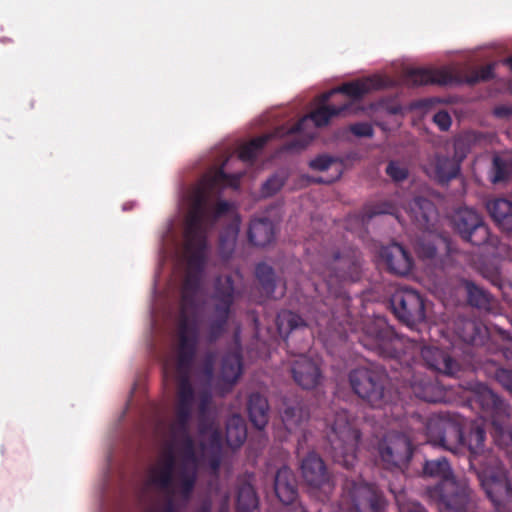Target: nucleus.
Masks as SVG:
<instances>
[{"mask_svg": "<svg viewBox=\"0 0 512 512\" xmlns=\"http://www.w3.org/2000/svg\"><path fill=\"white\" fill-rule=\"evenodd\" d=\"M416 253L423 260H433L436 257L437 249L431 241L422 239L416 244Z\"/></svg>", "mask_w": 512, "mask_h": 512, "instance_id": "79ce46f5", "label": "nucleus"}, {"mask_svg": "<svg viewBox=\"0 0 512 512\" xmlns=\"http://www.w3.org/2000/svg\"><path fill=\"white\" fill-rule=\"evenodd\" d=\"M255 277L263 295L268 299L276 298L274 296L276 289V275L274 269L264 262L258 263L255 267Z\"/></svg>", "mask_w": 512, "mask_h": 512, "instance_id": "c9c22d12", "label": "nucleus"}, {"mask_svg": "<svg viewBox=\"0 0 512 512\" xmlns=\"http://www.w3.org/2000/svg\"><path fill=\"white\" fill-rule=\"evenodd\" d=\"M285 506L287 507L286 512H308L306 507H304L298 500H295L292 504Z\"/></svg>", "mask_w": 512, "mask_h": 512, "instance_id": "864d4df0", "label": "nucleus"}, {"mask_svg": "<svg viewBox=\"0 0 512 512\" xmlns=\"http://www.w3.org/2000/svg\"><path fill=\"white\" fill-rule=\"evenodd\" d=\"M353 392L373 408H383L391 401V387L386 372L379 367H357L349 373Z\"/></svg>", "mask_w": 512, "mask_h": 512, "instance_id": "f8f14e48", "label": "nucleus"}, {"mask_svg": "<svg viewBox=\"0 0 512 512\" xmlns=\"http://www.w3.org/2000/svg\"><path fill=\"white\" fill-rule=\"evenodd\" d=\"M487 210L497 225L512 231V201L507 198H495L488 202Z\"/></svg>", "mask_w": 512, "mask_h": 512, "instance_id": "2f4dec72", "label": "nucleus"}, {"mask_svg": "<svg viewBox=\"0 0 512 512\" xmlns=\"http://www.w3.org/2000/svg\"><path fill=\"white\" fill-rule=\"evenodd\" d=\"M247 411L252 425L258 430L264 429L269 420L267 399L259 392L251 393L247 402Z\"/></svg>", "mask_w": 512, "mask_h": 512, "instance_id": "cd10ccee", "label": "nucleus"}, {"mask_svg": "<svg viewBox=\"0 0 512 512\" xmlns=\"http://www.w3.org/2000/svg\"><path fill=\"white\" fill-rule=\"evenodd\" d=\"M247 437L246 424L242 417L233 415L226 424V442L232 449L242 446Z\"/></svg>", "mask_w": 512, "mask_h": 512, "instance_id": "f704fd0d", "label": "nucleus"}, {"mask_svg": "<svg viewBox=\"0 0 512 512\" xmlns=\"http://www.w3.org/2000/svg\"><path fill=\"white\" fill-rule=\"evenodd\" d=\"M216 360V354L212 351H209L205 354L204 362H203V373L206 378L210 381L214 372V364Z\"/></svg>", "mask_w": 512, "mask_h": 512, "instance_id": "8fccbe9b", "label": "nucleus"}, {"mask_svg": "<svg viewBox=\"0 0 512 512\" xmlns=\"http://www.w3.org/2000/svg\"><path fill=\"white\" fill-rule=\"evenodd\" d=\"M417 429H427L431 443L453 453L467 449L472 461L483 449L485 430L481 423L470 422L467 426L465 420L459 416H431L427 421L415 418Z\"/></svg>", "mask_w": 512, "mask_h": 512, "instance_id": "20e7f679", "label": "nucleus"}, {"mask_svg": "<svg viewBox=\"0 0 512 512\" xmlns=\"http://www.w3.org/2000/svg\"><path fill=\"white\" fill-rule=\"evenodd\" d=\"M350 131L357 137H372L374 135V129L368 122H358L350 125Z\"/></svg>", "mask_w": 512, "mask_h": 512, "instance_id": "49530a36", "label": "nucleus"}, {"mask_svg": "<svg viewBox=\"0 0 512 512\" xmlns=\"http://www.w3.org/2000/svg\"><path fill=\"white\" fill-rule=\"evenodd\" d=\"M321 105L311 111L308 115L300 118L295 124L288 127L285 126V134L287 139L279 148V152H296L305 149L313 140L314 135L306 131V127L310 121L316 127L327 126L331 119L337 116H347L350 114L352 104L345 102L339 106L328 105L320 97Z\"/></svg>", "mask_w": 512, "mask_h": 512, "instance_id": "9b49d317", "label": "nucleus"}, {"mask_svg": "<svg viewBox=\"0 0 512 512\" xmlns=\"http://www.w3.org/2000/svg\"><path fill=\"white\" fill-rule=\"evenodd\" d=\"M496 381L512 395V370L498 368L495 371Z\"/></svg>", "mask_w": 512, "mask_h": 512, "instance_id": "c03bdc74", "label": "nucleus"}, {"mask_svg": "<svg viewBox=\"0 0 512 512\" xmlns=\"http://www.w3.org/2000/svg\"><path fill=\"white\" fill-rule=\"evenodd\" d=\"M187 254V264L189 271L184 278L181 288L180 311L176 328V372L178 376L177 387H182L185 383L192 386L190 374L197 355L200 342V326L195 316L188 315V309L196 305V297L200 289L201 270L191 267L189 264V253Z\"/></svg>", "mask_w": 512, "mask_h": 512, "instance_id": "7ed1b4c3", "label": "nucleus"}, {"mask_svg": "<svg viewBox=\"0 0 512 512\" xmlns=\"http://www.w3.org/2000/svg\"><path fill=\"white\" fill-rule=\"evenodd\" d=\"M300 468L307 485L320 490L328 497L334 489V481L322 458L317 453L311 452L302 460Z\"/></svg>", "mask_w": 512, "mask_h": 512, "instance_id": "a211bd4d", "label": "nucleus"}, {"mask_svg": "<svg viewBox=\"0 0 512 512\" xmlns=\"http://www.w3.org/2000/svg\"><path fill=\"white\" fill-rule=\"evenodd\" d=\"M409 512H426L423 508H415Z\"/></svg>", "mask_w": 512, "mask_h": 512, "instance_id": "bf43d9fd", "label": "nucleus"}, {"mask_svg": "<svg viewBox=\"0 0 512 512\" xmlns=\"http://www.w3.org/2000/svg\"><path fill=\"white\" fill-rule=\"evenodd\" d=\"M453 227L460 237L475 246L485 244L489 229L482 216L471 208L458 209L452 219Z\"/></svg>", "mask_w": 512, "mask_h": 512, "instance_id": "dca6fc26", "label": "nucleus"}, {"mask_svg": "<svg viewBox=\"0 0 512 512\" xmlns=\"http://www.w3.org/2000/svg\"><path fill=\"white\" fill-rule=\"evenodd\" d=\"M505 64L510 68V70L512 71V56L508 57L506 60H505Z\"/></svg>", "mask_w": 512, "mask_h": 512, "instance_id": "13d9d810", "label": "nucleus"}, {"mask_svg": "<svg viewBox=\"0 0 512 512\" xmlns=\"http://www.w3.org/2000/svg\"><path fill=\"white\" fill-rule=\"evenodd\" d=\"M164 512H178L172 499H169L166 506H165V509H164Z\"/></svg>", "mask_w": 512, "mask_h": 512, "instance_id": "4d7b16f0", "label": "nucleus"}, {"mask_svg": "<svg viewBox=\"0 0 512 512\" xmlns=\"http://www.w3.org/2000/svg\"><path fill=\"white\" fill-rule=\"evenodd\" d=\"M433 122L439 127V129L441 131H447V130H449V128L452 124V119H451L450 114L447 111L441 110V111H438L433 116Z\"/></svg>", "mask_w": 512, "mask_h": 512, "instance_id": "de8ad7c7", "label": "nucleus"}, {"mask_svg": "<svg viewBox=\"0 0 512 512\" xmlns=\"http://www.w3.org/2000/svg\"><path fill=\"white\" fill-rule=\"evenodd\" d=\"M282 423L289 433L296 432L309 418V411L298 400H284L280 412Z\"/></svg>", "mask_w": 512, "mask_h": 512, "instance_id": "a878e982", "label": "nucleus"}, {"mask_svg": "<svg viewBox=\"0 0 512 512\" xmlns=\"http://www.w3.org/2000/svg\"><path fill=\"white\" fill-rule=\"evenodd\" d=\"M313 272L323 279L329 292L337 294L340 283L356 282L360 279V252L350 247L342 251H326L321 256V262L313 264Z\"/></svg>", "mask_w": 512, "mask_h": 512, "instance_id": "1a4fd4ad", "label": "nucleus"}, {"mask_svg": "<svg viewBox=\"0 0 512 512\" xmlns=\"http://www.w3.org/2000/svg\"><path fill=\"white\" fill-rule=\"evenodd\" d=\"M274 225L268 218L252 219L248 228V240L256 247H264L274 239Z\"/></svg>", "mask_w": 512, "mask_h": 512, "instance_id": "c756f323", "label": "nucleus"}, {"mask_svg": "<svg viewBox=\"0 0 512 512\" xmlns=\"http://www.w3.org/2000/svg\"><path fill=\"white\" fill-rule=\"evenodd\" d=\"M283 186V180L278 176H272L267 179L262 186V193L265 196H272Z\"/></svg>", "mask_w": 512, "mask_h": 512, "instance_id": "a18cd8bd", "label": "nucleus"}, {"mask_svg": "<svg viewBox=\"0 0 512 512\" xmlns=\"http://www.w3.org/2000/svg\"><path fill=\"white\" fill-rule=\"evenodd\" d=\"M423 474L439 478V482L426 488L430 500L443 506L447 512H474L473 492L465 478H456L445 457L426 460Z\"/></svg>", "mask_w": 512, "mask_h": 512, "instance_id": "423d86ee", "label": "nucleus"}, {"mask_svg": "<svg viewBox=\"0 0 512 512\" xmlns=\"http://www.w3.org/2000/svg\"><path fill=\"white\" fill-rule=\"evenodd\" d=\"M285 125L277 127L272 133L253 138L239 149V158L244 162H253L259 152L272 138H287Z\"/></svg>", "mask_w": 512, "mask_h": 512, "instance_id": "c85d7f7f", "label": "nucleus"}, {"mask_svg": "<svg viewBox=\"0 0 512 512\" xmlns=\"http://www.w3.org/2000/svg\"><path fill=\"white\" fill-rule=\"evenodd\" d=\"M406 342L405 350L408 352L414 351V366H426L428 369L442 373L447 376H455L459 371V364L447 352L436 347H422L418 348L412 345L404 338Z\"/></svg>", "mask_w": 512, "mask_h": 512, "instance_id": "f3484780", "label": "nucleus"}, {"mask_svg": "<svg viewBox=\"0 0 512 512\" xmlns=\"http://www.w3.org/2000/svg\"><path fill=\"white\" fill-rule=\"evenodd\" d=\"M309 347V344H306L305 347L303 348L304 350L307 349Z\"/></svg>", "mask_w": 512, "mask_h": 512, "instance_id": "e2e57ef3", "label": "nucleus"}, {"mask_svg": "<svg viewBox=\"0 0 512 512\" xmlns=\"http://www.w3.org/2000/svg\"><path fill=\"white\" fill-rule=\"evenodd\" d=\"M360 343L380 357L395 360L415 397L430 403L442 401L444 393L441 387L431 378L421 375L414 366V351L410 353L405 350L404 337L398 335L384 318L378 317L365 325Z\"/></svg>", "mask_w": 512, "mask_h": 512, "instance_id": "f03ea898", "label": "nucleus"}, {"mask_svg": "<svg viewBox=\"0 0 512 512\" xmlns=\"http://www.w3.org/2000/svg\"><path fill=\"white\" fill-rule=\"evenodd\" d=\"M330 427L327 432V453L333 461L346 469L354 467L357 461V448L361 438L360 430L354 419L345 409L335 412L332 420L327 419Z\"/></svg>", "mask_w": 512, "mask_h": 512, "instance_id": "6e6552de", "label": "nucleus"}, {"mask_svg": "<svg viewBox=\"0 0 512 512\" xmlns=\"http://www.w3.org/2000/svg\"><path fill=\"white\" fill-rule=\"evenodd\" d=\"M242 354L240 349L227 352L221 363V379L230 385L237 382L242 374Z\"/></svg>", "mask_w": 512, "mask_h": 512, "instance_id": "473e14b6", "label": "nucleus"}, {"mask_svg": "<svg viewBox=\"0 0 512 512\" xmlns=\"http://www.w3.org/2000/svg\"><path fill=\"white\" fill-rule=\"evenodd\" d=\"M335 162V160L327 155H320L315 159L311 160L310 167L313 170L325 171L330 168V166Z\"/></svg>", "mask_w": 512, "mask_h": 512, "instance_id": "09e8293b", "label": "nucleus"}, {"mask_svg": "<svg viewBox=\"0 0 512 512\" xmlns=\"http://www.w3.org/2000/svg\"><path fill=\"white\" fill-rule=\"evenodd\" d=\"M495 114L497 116H506L510 114V110L506 107H498L495 109Z\"/></svg>", "mask_w": 512, "mask_h": 512, "instance_id": "5fc2aeb1", "label": "nucleus"}, {"mask_svg": "<svg viewBox=\"0 0 512 512\" xmlns=\"http://www.w3.org/2000/svg\"><path fill=\"white\" fill-rule=\"evenodd\" d=\"M170 437L171 442L164 451L163 460L159 467L152 470L150 481L161 490L166 491L170 495H174V470L176 466L175 448L179 446L180 453L182 454V442L181 440L175 441L171 433Z\"/></svg>", "mask_w": 512, "mask_h": 512, "instance_id": "6ab92c4d", "label": "nucleus"}, {"mask_svg": "<svg viewBox=\"0 0 512 512\" xmlns=\"http://www.w3.org/2000/svg\"><path fill=\"white\" fill-rule=\"evenodd\" d=\"M500 335L503 340H506L509 342V345L512 348V336L510 335V333L505 330H501Z\"/></svg>", "mask_w": 512, "mask_h": 512, "instance_id": "6e6d98bb", "label": "nucleus"}, {"mask_svg": "<svg viewBox=\"0 0 512 512\" xmlns=\"http://www.w3.org/2000/svg\"><path fill=\"white\" fill-rule=\"evenodd\" d=\"M276 326L279 335L287 339L288 336L298 330H305L309 327V323L299 314L290 310H281L276 317Z\"/></svg>", "mask_w": 512, "mask_h": 512, "instance_id": "72a5a7b5", "label": "nucleus"}, {"mask_svg": "<svg viewBox=\"0 0 512 512\" xmlns=\"http://www.w3.org/2000/svg\"><path fill=\"white\" fill-rule=\"evenodd\" d=\"M455 334L464 343L481 345L486 337V328L476 320L458 318L455 322Z\"/></svg>", "mask_w": 512, "mask_h": 512, "instance_id": "bb28decb", "label": "nucleus"}, {"mask_svg": "<svg viewBox=\"0 0 512 512\" xmlns=\"http://www.w3.org/2000/svg\"><path fill=\"white\" fill-rule=\"evenodd\" d=\"M240 178L241 174H228L221 166L212 176L205 178L204 183L195 191L184 231V247L189 253L191 267L201 270L206 264L208 230L231 209L227 201L220 200L214 203L211 191L219 186L235 187Z\"/></svg>", "mask_w": 512, "mask_h": 512, "instance_id": "f257e3e1", "label": "nucleus"}, {"mask_svg": "<svg viewBox=\"0 0 512 512\" xmlns=\"http://www.w3.org/2000/svg\"><path fill=\"white\" fill-rule=\"evenodd\" d=\"M408 211L411 219L423 231L431 230L438 217L434 203L422 196H416L410 201Z\"/></svg>", "mask_w": 512, "mask_h": 512, "instance_id": "5701e85b", "label": "nucleus"}, {"mask_svg": "<svg viewBox=\"0 0 512 512\" xmlns=\"http://www.w3.org/2000/svg\"><path fill=\"white\" fill-rule=\"evenodd\" d=\"M377 88L378 83L372 78L358 79L344 83L341 86L332 89L331 91L323 93L322 99L324 102H328L333 94L342 93L352 99V101L349 102L353 105L354 102L362 100L366 94ZM352 113H354L353 107L350 110V114Z\"/></svg>", "mask_w": 512, "mask_h": 512, "instance_id": "b1692460", "label": "nucleus"}, {"mask_svg": "<svg viewBox=\"0 0 512 512\" xmlns=\"http://www.w3.org/2000/svg\"><path fill=\"white\" fill-rule=\"evenodd\" d=\"M463 285L467 294L468 303L479 309H488L491 304V295L474 282L465 280Z\"/></svg>", "mask_w": 512, "mask_h": 512, "instance_id": "4c0bfd02", "label": "nucleus"}, {"mask_svg": "<svg viewBox=\"0 0 512 512\" xmlns=\"http://www.w3.org/2000/svg\"><path fill=\"white\" fill-rule=\"evenodd\" d=\"M254 323H255V326L257 327L258 326V319L257 318H254Z\"/></svg>", "mask_w": 512, "mask_h": 512, "instance_id": "052dcab7", "label": "nucleus"}, {"mask_svg": "<svg viewBox=\"0 0 512 512\" xmlns=\"http://www.w3.org/2000/svg\"><path fill=\"white\" fill-rule=\"evenodd\" d=\"M238 230V222H235L229 227L226 233L220 236V249L227 257L233 252Z\"/></svg>", "mask_w": 512, "mask_h": 512, "instance_id": "ea45409f", "label": "nucleus"}, {"mask_svg": "<svg viewBox=\"0 0 512 512\" xmlns=\"http://www.w3.org/2000/svg\"><path fill=\"white\" fill-rule=\"evenodd\" d=\"M238 294L232 275H219L215 278L210 295L211 314L204 333L208 344L217 342L227 332L232 307Z\"/></svg>", "mask_w": 512, "mask_h": 512, "instance_id": "9d476101", "label": "nucleus"}, {"mask_svg": "<svg viewBox=\"0 0 512 512\" xmlns=\"http://www.w3.org/2000/svg\"><path fill=\"white\" fill-rule=\"evenodd\" d=\"M382 214L396 215L397 207L388 201H384V202H380V203L373 205L367 211L368 218H372L376 215H382Z\"/></svg>", "mask_w": 512, "mask_h": 512, "instance_id": "37998d69", "label": "nucleus"}, {"mask_svg": "<svg viewBox=\"0 0 512 512\" xmlns=\"http://www.w3.org/2000/svg\"><path fill=\"white\" fill-rule=\"evenodd\" d=\"M380 256L384 260L388 271L392 274L405 276L412 270V256L398 243L383 247Z\"/></svg>", "mask_w": 512, "mask_h": 512, "instance_id": "4be33fe9", "label": "nucleus"}, {"mask_svg": "<svg viewBox=\"0 0 512 512\" xmlns=\"http://www.w3.org/2000/svg\"><path fill=\"white\" fill-rule=\"evenodd\" d=\"M259 499L254 487L249 483L239 486L236 499V512H256Z\"/></svg>", "mask_w": 512, "mask_h": 512, "instance_id": "e433bc0d", "label": "nucleus"}, {"mask_svg": "<svg viewBox=\"0 0 512 512\" xmlns=\"http://www.w3.org/2000/svg\"><path fill=\"white\" fill-rule=\"evenodd\" d=\"M341 505L348 512H383L386 499L377 485L346 479L343 484Z\"/></svg>", "mask_w": 512, "mask_h": 512, "instance_id": "4468645a", "label": "nucleus"}, {"mask_svg": "<svg viewBox=\"0 0 512 512\" xmlns=\"http://www.w3.org/2000/svg\"><path fill=\"white\" fill-rule=\"evenodd\" d=\"M495 64H487L474 71L465 79L451 68L443 67L440 69L417 68L411 69L406 74V81L415 86L437 84H475L480 81H488L494 78Z\"/></svg>", "mask_w": 512, "mask_h": 512, "instance_id": "ddd939ff", "label": "nucleus"}, {"mask_svg": "<svg viewBox=\"0 0 512 512\" xmlns=\"http://www.w3.org/2000/svg\"><path fill=\"white\" fill-rule=\"evenodd\" d=\"M211 401L212 394L209 388H205L198 393V429L203 436L209 434V442L213 448L220 449L222 447V432L209 415Z\"/></svg>", "mask_w": 512, "mask_h": 512, "instance_id": "aec40b11", "label": "nucleus"}, {"mask_svg": "<svg viewBox=\"0 0 512 512\" xmlns=\"http://www.w3.org/2000/svg\"><path fill=\"white\" fill-rule=\"evenodd\" d=\"M432 177L441 184L456 178L460 172V164L448 156L436 155L431 162Z\"/></svg>", "mask_w": 512, "mask_h": 512, "instance_id": "7c9ffc66", "label": "nucleus"}, {"mask_svg": "<svg viewBox=\"0 0 512 512\" xmlns=\"http://www.w3.org/2000/svg\"><path fill=\"white\" fill-rule=\"evenodd\" d=\"M335 313L331 311L330 315L321 314L319 317L315 319V324L319 327L323 326H331V321L335 320Z\"/></svg>", "mask_w": 512, "mask_h": 512, "instance_id": "603ef678", "label": "nucleus"}, {"mask_svg": "<svg viewBox=\"0 0 512 512\" xmlns=\"http://www.w3.org/2000/svg\"><path fill=\"white\" fill-rule=\"evenodd\" d=\"M284 293H285V288H284V289H283V291L281 292L280 297H282V296L284 295Z\"/></svg>", "mask_w": 512, "mask_h": 512, "instance_id": "680f3d73", "label": "nucleus"}, {"mask_svg": "<svg viewBox=\"0 0 512 512\" xmlns=\"http://www.w3.org/2000/svg\"><path fill=\"white\" fill-rule=\"evenodd\" d=\"M195 401L193 386L185 383L177 387L175 419L171 424V434L175 441L182 442V461L178 469L180 494L188 500L197 481V455L195 442L190 433V420Z\"/></svg>", "mask_w": 512, "mask_h": 512, "instance_id": "39448f33", "label": "nucleus"}, {"mask_svg": "<svg viewBox=\"0 0 512 512\" xmlns=\"http://www.w3.org/2000/svg\"><path fill=\"white\" fill-rule=\"evenodd\" d=\"M291 373L296 384L306 390L315 388L322 377L319 365L304 354L293 361Z\"/></svg>", "mask_w": 512, "mask_h": 512, "instance_id": "412c9836", "label": "nucleus"}, {"mask_svg": "<svg viewBox=\"0 0 512 512\" xmlns=\"http://www.w3.org/2000/svg\"><path fill=\"white\" fill-rule=\"evenodd\" d=\"M390 305L394 315L411 328L425 320L424 299L413 289L396 290L390 298Z\"/></svg>", "mask_w": 512, "mask_h": 512, "instance_id": "2eb2a0df", "label": "nucleus"}, {"mask_svg": "<svg viewBox=\"0 0 512 512\" xmlns=\"http://www.w3.org/2000/svg\"><path fill=\"white\" fill-rule=\"evenodd\" d=\"M415 418L427 421L418 413H412L405 420L402 431H390L377 443V456L384 469H404L410 462L414 448L422 443H431L428 430L417 429Z\"/></svg>", "mask_w": 512, "mask_h": 512, "instance_id": "0eeeda50", "label": "nucleus"}, {"mask_svg": "<svg viewBox=\"0 0 512 512\" xmlns=\"http://www.w3.org/2000/svg\"><path fill=\"white\" fill-rule=\"evenodd\" d=\"M196 512H212L211 500L205 499L204 501H202L201 505L196 510ZM217 512H230L227 499L221 503Z\"/></svg>", "mask_w": 512, "mask_h": 512, "instance_id": "3c124183", "label": "nucleus"}, {"mask_svg": "<svg viewBox=\"0 0 512 512\" xmlns=\"http://www.w3.org/2000/svg\"><path fill=\"white\" fill-rule=\"evenodd\" d=\"M274 491L279 501L284 504H292L298 498V485L293 471L283 466L276 472L274 478Z\"/></svg>", "mask_w": 512, "mask_h": 512, "instance_id": "393cba45", "label": "nucleus"}, {"mask_svg": "<svg viewBox=\"0 0 512 512\" xmlns=\"http://www.w3.org/2000/svg\"><path fill=\"white\" fill-rule=\"evenodd\" d=\"M492 182L499 183L508 180L512 174V160L494 156L492 161Z\"/></svg>", "mask_w": 512, "mask_h": 512, "instance_id": "58836bf2", "label": "nucleus"}, {"mask_svg": "<svg viewBox=\"0 0 512 512\" xmlns=\"http://www.w3.org/2000/svg\"><path fill=\"white\" fill-rule=\"evenodd\" d=\"M385 171L386 174L396 183L406 180L409 176L407 166L395 160L388 163Z\"/></svg>", "mask_w": 512, "mask_h": 512, "instance_id": "a19ab883", "label": "nucleus"}]
</instances>
